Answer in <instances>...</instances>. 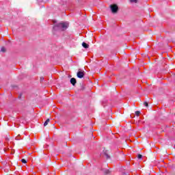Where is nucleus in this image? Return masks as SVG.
<instances>
[{"mask_svg": "<svg viewBox=\"0 0 175 175\" xmlns=\"http://www.w3.org/2000/svg\"><path fill=\"white\" fill-rule=\"evenodd\" d=\"M68 23H60L53 25V32L55 35V32H61V31H66L68 29Z\"/></svg>", "mask_w": 175, "mask_h": 175, "instance_id": "nucleus-1", "label": "nucleus"}, {"mask_svg": "<svg viewBox=\"0 0 175 175\" xmlns=\"http://www.w3.org/2000/svg\"><path fill=\"white\" fill-rule=\"evenodd\" d=\"M111 13L116 14V13L118 12V5L117 4H111L109 5Z\"/></svg>", "mask_w": 175, "mask_h": 175, "instance_id": "nucleus-2", "label": "nucleus"}, {"mask_svg": "<svg viewBox=\"0 0 175 175\" xmlns=\"http://www.w3.org/2000/svg\"><path fill=\"white\" fill-rule=\"evenodd\" d=\"M77 76L78 79H83L85 76V72L81 69H79L78 72H77Z\"/></svg>", "mask_w": 175, "mask_h": 175, "instance_id": "nucleus-3", "label": "nucleus"}, {"mask_svg": "<svg viewBox=\"0 0 175 175\" xmlns=\"http://www.w3.org/2000/svg\"><path fill=\"white\" fill-rule=\"evenodd\" d=\"M100 171L103 172L104 174H110V170L106 168L101 167Z\"/></svg>", "mask_w": 175, "mask_h": 175, "instance_id": "nucleus-4", "label": "nucleus"}, {"mask_svg": "<svg viewBox=\"0 0 175 175\" xmlns=\"http://www.w3.org/2000/svg\"><path fill=\"white\" fill-rule=\"evenodd\" d=\"M70 84L75 87L76 85V83H77V81L75 79V78H71L70 80Z\"/></svg>", "mask_w": 175, "mask_h": 175, "instance_id": "nucleus-5", "label": "nucleus"}, {"mask_svg": "<svg viewBox=\"0 0 175 175\" xmlns=\"http://www.w3.org/2000/svg\"><path fill=\"white\" fill-rule=\"evenodd\" d=\"M103 154L105 156H106V159H110V155H109V154H107V150H103Z\"/></svg>", "mask_w": 175, "mask_h": 175, "instance_id": "nucleus-6", "label": "nucleus"}, {"mask_svg": "<svg viewBox=\"0 0 175 175\" xmlns=\"http://www.w3.org/2000/svg\"><path fill=\"white\" fill-rule=\"evenodd\" d=\"M103 154L105 156H106V159H110V155H109V154H107V150H103Z\"/></svg>", "mask_w": 175, "mask_h": 175, "instance_id": "nucleus-7", "label": "nucleus"}, {"mask_svg": "<svg viewBox=\"0 0 175 175\" xmlns=\"http://www.w3.org/2000/svg\"><path fill=\"white\" fill-rule=\"evenodd\" d=\"M82 46L83 49H88L90 47V45L87 44L86 42H82Z\"/></svg>", "mask_w": 175, "mask_h": 175, "instance_id": "nucleus-8", "label": "nucleus"}, {"mask_svg": "<svg viewBox=\"0 0 175 175\" xmlns=\"http://www.w3.org/2000/svg\"><path fill=\"white\" fill-rule=\"evenodd\" d=\"M80 85V91H84L85 90V85H84V83H81Z\"/></svg>", "mask_w": 175, "mask_h": 175, "instance_id": "nucleus-9", "label": "nucleus"}, {"mask_svg": "<svg viewBox=\"0 0 175 175\" xmlns=\"http://www.w3.org/2000/svg\"><path fill=\"white\" fill-rule=\"evenodd\" d=\"M50 122V119H47L44 122V126H47L49 123Z\"/></svg>", "mask_w": 175, "mask_h": 175, "instance_id": "nucleus-10", "label": "nucleus"}, {"mask_svg": "<svg viewBox=\"0 0 175 175\" xmlns=\"http://www.w3.org/2000/svg\"><path fill=\"white\" fill-rule=\"evenodd\" d=\"M1 51L2 53H6V49H5L4 46H2L1 49Z\"/></svg>", "mask_w": 175, "mask_h": 175, "instance_id": "nucleus-11", "label": "nucleus"}, {"mask_svg": "<svg viewBox=\"0 0 175 175\" xmlns=\"http://www.w3.org/2000/svg\"><path fill=\"white\" fill-rule=\"evenodd\" d=\"M137 159H143V155H142L140 154H137Z\"/></svg>", "mask_w": 175, "mask_h": 175, "instance_id": "nucleus-12", "label": "nucleus"}, {"mask_svg": "<svg viewBox=\"0 0 175 175\" xmlns=\"http://www.w3.org/2000/svg\"><path fill=\"white\" fill-rule=\"evenodd\" d=\"M21 162H22V163H27V160L25 159H22Z\"/></svg>", "mask_w": 175, "mask_h": 175, "instance_id": "nucleus-13", "label": "nucleus"}, {"mask_svg": "<svg viewBox=\"0 0 175 175\" xmlns=\"http://www.w3.org/2000/svg\"><path fill=\"white\" fill-rule=\"evenodd\" d=\"M131 3H137V0H130Z\"/></svg>", "mask_w": 175, "mask_h": 175, "instance_id": "nucleus-14", "label": "nucleus"}, {"mask_svg": "<svg viewBox=\"0 0 175 175\" xmlns=\"http://www.w3.org/2000/svg\"><path fill=\"white\" fill-rule=\"evenodd\" d=\"M135 115L137 116V117H139V116H140V111H135Z\"/></svg>", "mask_w": 175, "mask_h": 175, "instance_id": "nucleus-15", "label": "nucleus"}, {"mask_svg": "<svg viewBox=\"0 0 175 175\" xmlns=\"http://www.w3.org/2000/svg\"><path fill=\"white\" fill-rule=\"evenodd\" d=\"M38 2H49V0H37Z\"/></svg>", "mask_w": 175, "mask_h": 175, "instance_id": "nucleus-16", "label": "nucleus"}, {"mask_svg": "<svg viewBox=\"0 0 175 175\" xmlns=\"http://www.w3.org/2000/svg\"><path fill=\"white\" fill-rule=\"evenodd\" d=\"M144 106H146V107H148V102L145 101V102L144 103Z\"/></svg>", "mask_w": 175, "mask_h": 175, "instance_id": "nucleus-17", "label": "nucleus"}, {"mask_svg": "<svg viewBox=\"0 0 175 175\" xmlns=\"http://www.w3.org/2000/svg\"><path fill=\"white\" fill-rule=\"evenodd\" d=\"M44 81V77H40V83H43Z\"/></svg>", "mask_w": 175, "mask_h": 175, "instance_id": "nucleus-18", "label": "nucleus"}, {"mask_svg": "<svg viewBox=\"0 0 175 175\" xmlns=\"http://www.w3.org/2000/svg\"><path fill=\"white\" fill-rule=\"evenodd\" d=\"M21 96H23V94H20L19 96H18V99H21Z\"/></svg>", "mask_w": 175, "mask_h": 175, "instance_id": "nucleus-19", "label": "nucleus"}, {"mask_svg": "<svg viewBox=\"0 0 175 175\" xmlns=\"http://www.w3.org/2000/svg\"><path fill=\"white\" fill-rule=\"evenodd\" d=\"M21 139H20V135H18V137H16V140H21Z\"/></svg>", "mask_w": 175, "mask_h": 175, "instance_id": "nucleus-20", "label": "nucleus"}, {"mask_svg": "<svg viewBox=\"0 0 175 175\" xmlns=\"http://www.w3.org/2000/svg\"><path fill=\"white\" fill-rule=\"evenodd\" d=\"M123 175H125V172H123Z\"/></svg>", "mask_w": 175, "mask_h": 175, "instance_id": "nucleus-21", "label": "nucleus"}]
</instances>
